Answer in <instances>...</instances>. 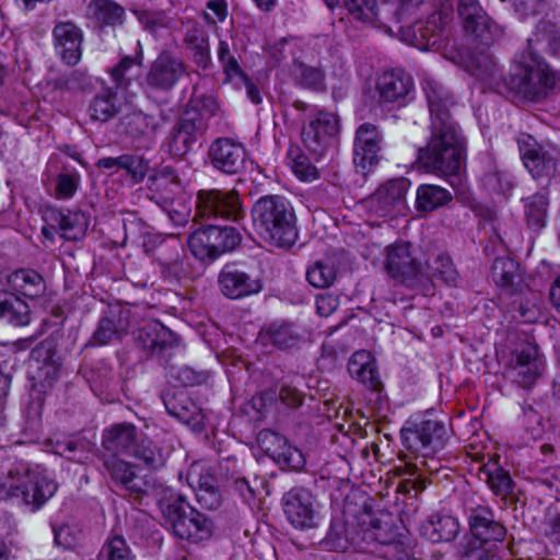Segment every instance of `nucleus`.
I'll list each match as a JSON object with an SVG mask.
<instances>
[{
	"label": "nucleus",
	"instance_id": "f257e3e1",
	"mask_svg": "<svg viewBox=\"0 0 560 560\" xmlns=\"http://www.w3.org/2000/svg\"><path fill=\"white\" fill-rule=\"evenodd\" d=\"M422 88L431 117V137L418 154L420 165L438 176L451 177V185L459 183L465 165L466 144L458 126L452 120L448 106L453 104L447 90L436 80L425 78Z\"/></svg>",
	"mask_w": 560,
	"mask_h": 560
},
{
	"label": "nucleus",
	"instance_id": "f03ea898",
	"mask_svg": "<svg viewBox=\"0 0 560 560\" xmlns=\"http://www.w3.org/2000/svg\"><path fill=\"white\" fill-rule=\"evenodd\" d=\"M400 434L406 448L416 453L415 459L406 463L408 477L400 482V488L405 492L422 491L427 487L424 474L438 470L439 463L433 456L445 446L447 429L442 421L422 419L402 428Z\"/></svg>",
	"mask_w": 560,
	"mask_h": 560
},
{
	"label": "nucleus",
	"instance_id": "7ed1b4c3",
	"mask_svg": "<svg viewBox=\"0 0 560 560\" xmlns=\"http://www.w3.org/2000/svg\"><path fill=\"white\" fill-rule=\"evenodd\" d=\"M253 224L268 244L289 247L298 237L296 218L290 201L279 195L260 197L252 209Z\"/></svg>",
	"mask_w": 560,
	"mask_h": 560
},
{
	"label": "nucleus",
	"instance_id": "20e7f679",
	"mask_svg": "<svg viewBox=\"0 0 560 560\" xmlns=\"http://www.w3.org/2000/svg\"><path fill=\"white\" fill-rule=\"evenodd\" d=\"M505 85L514 96L537 102L555 88L556 75L548 65L534 54H522L517 66L505 79Z\"/></svg>",
	"mask_w": 560,
	"mask_h": 560
},
{
	"label": "nucleus",
	"instance_id": "39448f33",
	"mask_svg": "<svg viewBox=\"0 0 560 560\" xmlns=\"http://www.w3.org/2000/svg\"><path fill=\"white\" fill-rule=\"evenodd\" d=\"M10 498L21 499L33 511L42 508L57 491V483L45 471L27 463H15L7 474Z\"/></svg>",
	"mask_w": 560,
	"mask_h": 560
},
{
	"label": "nucleus",
	"instance_id": "423d86ee",
	"mask_svg": "<svg viewBox=\"0 0 560 560\" xmlns=\"http://www.w3.org/2000/svg\"><path fill=\"white\" fill-rule=\"evenodd\" d=\"M161 510L177 538L198 542L211 536L212 523L195 510L184 497L172 495L161 503Z\"/></svg>",
	"mask_w": 560,
	"mask_h": 560
},
{
	"label": "nucleus",
	"instance_id": "0eeeda50",
	"mask_svg": "<svg viewBox=\"0 0 560 560\" xmlns=\"http://www.w3.org/2000/svg\"><path fill=\"white\" fill-rule=\"evenodd\" d=\"M241 238L235 228L210 224L192 232L188 238V246L195 257L201 260L214 259L225 252L233 250Z\"/></svg>",
	"mask_w": 560,
	"mask_h": 560
},
{
	"label": "nucleus",
	"instance_id": "6e6552de",
	"mask_svg": "<svg viewBox=\"0 0 560 560\" xmlns=\"http://www.w3.org/2000/svg\"><path fill=\"white\" fill-rule=\"evenodd\" d=\"M339 128V117L335 113L318 110L310 115L304 122L301 132L302 142L315 160H319L332 147Z\"/></svg>",
	"mask_w": 560,
	"mask_h": 560
},
{
	"label": "nucleus",
	"instance_id": "1a4fd4ad",
	"mask_svg": "<svg viewBox=\"0 0 560 560\" xmlns=\"http://www.w3.org/2000/svg\"><path fill=\"white\" fill-rule=\"evenodd\" d=\"M196 217L237 222L245 217V210L236 190L201 189L197 194Z\"/></svg>",
	"mask_w": 560,
	"mask_h": 560
},
{
	"label": "nucleus",
	"instance_id": "9d476101",
	"mask_svg": "<svg viewBox=\"0 0 560 560\" xmlns=\"http://www.w3.org/2000/svg\"><path fill=\"white\" fill-rule=\"evenodd\" d=\"M421 257L415 255L408 242H396L385 249L384 267L388 276L408 288L419 285Z\"/></svg>",
	"mask_w": 560,
	"mask_h": 560
},
{
	"label": "nucleus",
	"instance_id": "9b49d317",
	"mask_svg": "<svg viewBox=\"0 0 560 560\" xmlns=\"http://www.w3.org/2000/svg\"><path fill=\"white\" fill-rule=\"evenodd\" d=\"M544 363L538 348L529 341L518 343L510 353L506 364L508 377L521 387L529 388L540 376Z\"/></svg>",
	"mask_w": 560,
	"mask_h": 560
},
{
	"label": "nucleus",
	"instance_id": "f8f14e48",
	"mask_svg": "<svg viewBox=\"0 0 560 560\" xmlns=\"http://www.w3.org/2000/svg\"><path fill=\"white\" fill-rule=\"evenodd\" d=\"M410 188L407 178L399 177L387 180L365 200L369 212L378 218H390L405 209L406 195Z\"/></svg>",
	"mask_w": 560,
	"mask_h": 560
},
{
	"label": "nucleus",
	"instance_id": "ddd939ff",
	"mask_svg": "<svg viewBox=\"0 0 560 560\" xmlns=\"http://www.w3.org/2000/svg\"><path fill=\"white\" fill-rule=\"evenodd\" d=\"M206 130L207 122L202 115L196 110H186L166 139L168 153L175 158L186 155Z\"/></svg>",
	"mask_w": 560,
	"mask_h": 560
},
{
	"label": "nucleus",
	"instance_id": "4468645a",
	"mask_svg": "<svg viewBox=\"0 0 560 560\" xmlns=\"http://www.w3.org/2000/svg\"><path fill=\"white\" fill-rule=\"evenodd\" d=\"M520 154L524 166L534 178H551L557 168L558 152L537 143L529 135L517 139Z\"/></svg>",
	"mask_w": 560,
	"mask_h": 560
},
{
	"label": "nucleus",
	"instance_id": "2eb2a0df",
	"mask_svg": "<svg viewBox=\"0 0 560 560\" xmlns=\"http://www.w3.org/2000/svg\"><path fill=\"white\" fill-rule=\"evenodd\" d=\"M186 72L185 63L168 51H162L150 65L144 83L148 88L170 92Z\"/></svg>",
	"mask_w": 560,
	"mask_h": 560
},
{
	"label": "nucleus",
	"instance_id": "dca6fc26",
	"mask_svg": "<svg viewBox=\"0 0 560 560\" xmlns=\"http://www.w3.org/2000/svg\"><path fill=\"white\" fill-rule=\"evenodd\" d=\"M104 467L115 485L136 499L155 491L158 487L154 480L139 477L136 467L122 459L106 458Z\"/></svg>",
	"mask_w": 560,
	"mask_h": 560
},
{
	"label": "nucleus",
	"instance_id": "f3484780",
	"mask_svg": "<svg viewBox=\"0 0 560 560\" xmlns=\"http://www.w3.org/2000/svg\"><path fill=\"white\" fill-rule=\"evenodd\" d=\"M458 13L465 31L475 35L481 44L490 45L501 36V28L486 14L478 0H459Z\"/></svg>",
	"mask_w": 560,
	"mask_h": 560
},
{
	"label": "nucleus",
	"instance_id": "a211bd4d",
	"mask_svg": "<svg viewBox=\"0 0 560 560\" xmlns=\"http://www.w3.org/2000/svg\"><path fill=\"white\" fill-rule=\"evenodd\" d=\"M283 512L287 520L299 529L315 526V511L312 493L302 487H296L284 493L282 498Z\"/></svg>",
	"mask_w": 560,
	"mask_h": 560
},
{
	"label": "nucleus",
	"instance_id": "6ab92c4d",
	"mask_svg": "<svg viewBox=\"0 0 560 560\" xmlns=\"http://www.w3.org/2000/svg\"><path fill=\"white\" fill-rule=\"evenodd\" d=\"M212 166L225 174H237L244 168L246 161L245 148L231 138L215 139L209 148Z\"/></svg>",
	"mask_w": 560,
	"mask_h": 560
},
{
	"label": "nucleus",
	"instance_id": "aec40b11",
	"mask_svg": "<svg viewBox=\"0 0 560 560\" xmlns=\"http://www.w3.org/2000/svg\"><path fill=\"white\" fill-rule=\"evenodd\" d=\"M383 136L377 127L370 122L361 124L354 135L353 162L363 171L372 167L378 161V152Z\"/></svg>",
	"mask_w": 560,
	"mask_h": 560
},
{
	"label": "nucleus",
	"instance_id": "412c9836",
	"mask_svg": "<svg viewBox=\"0 0 560 560\" xmlns=\"http://www.w3.org/2000/svg\"><path fill=\"white\" fill-rule=\"evenodd\" d=\"M260 337L279 350L291 351L308 341V331L293 322H275L260 331Z\"/></svg>",
	"mask_w": 560,
	"mask_h": 560
},
{
	"label": "nucleus",
	"instance_id": "4be33fe9",
	"mask_svg": "<svg viewBox=\"0 0 560 560\" xmlns=\"http://www.w3.org/2000/svg\"><path fill=\"white\" fill-rule=\"evenodd\" d=\"M54 47L62 62L75 66L82 56V31L72 22H60L52 30Z\"/></svg>",
	"mask_w": 560,
	"mask_h": 560
},
{
	"label": "nucleus",
	"instance_id": "5701e85b",
	"mask_svg": "<svg viewBox=\"0 0 560 560\" xmlns=\"http://www.w3.org/2000/svg\"><path fill=\"white\" fill-rule=\"evenodd\" d=\"M137 339L152 357H168L179 343L177 335L159 322L150 323L141 328Z\"/></svg>",
	"mask_w": 560,
	"mask_h": 560
},
{
	"label": "nucleus",
	"instance_id": "b1692460",
	"mask_svg": "<svg viewBox=\"0 0 560 560\" xmlns=\"http://www.w3.org/2000/svg\"><path fill=\"white\" fill-rule=\"evenodd\" d=\"M444 33L441 14H432L429 20L416 22L407 27L404 37L410 45L428 50L441 46Z\"/></svg>",
	"mask_w": 560,
	"mask_h": 560
},
{
	"label": "nucleus",
	"instance_id": "393cba45",
	"mask_svg": "<svg viewBox=\"0 0 560 560\" xmlns=\"http://www.w3.org/2000/svg\"><path fill=\"white\" fill-rule=\"evenodd\" d=\"M419 284L424 280H440L446 285H457L458 272L451 257L442 252L424 253L421 259Z\"/></svg>",
	"mask_w": 560,
	"mask_h": 560
},
{
	"label": "nucleus",
	"instance_id": "a878e982",
	"mask_svg": "<svg viewBox=\"0 0 560 560\" xmlns=\"http://www.w3.org/2000/svg\"><path fill=\"white\" fill-rule=\"evenodd\" d=\"M154 260L165 279L179 280L188 272L185 262V248L174 234H170L166 244L160 246Z\"/></svg>",
	"mask_w": 560,
	"mask_h": 560
},
{
	"label": "nucleus",
	"instance_id": "bb28decb",
	"mask_svg": "<svg viewBox=\"0 0 560 560\" xmlns=\"http://www.w3.org/2000/svg\"><path fill=\"white\" fill-rule=\"evenodd\" d=\"M45 222H51L59 228V234L65 241L77 242L85 236L89 218L82 211L63 212L56 208H48L44 212Z\"/></svg>",
	"mask_w": 560,
	"mask_h": 560
},
{
	"label": "nucleus",
	"instance_id": "cd10ccee",
	"mask_svg": "<svg viewBox=\"0 0 560 560\" xmlns=\"http://www.w3.org/2000/svg\"><path fill=\"white\" fill-rule=\"evenodd\" d=\"M218 283L221 292L229 299H242L261 291L258 278H253L244 271L225 267L219 275Z\"/></svg>",
	"mask_w": 560,
	"mask_h": 560
},
{
	"label": "nucleus",
	"instance_id": "c85d7f7f",
	"mask_svg": "<svg viewBox=\"0 0 560 560\" xmlns=\"http://www.w3.org/2000/svg\"><path fill=\"white\" fill-rule=\"evenodd\" d=\"M265 451L282 468L299 470L305 465L303 453L290 445L287 439L275 432L262 434Z\"/></svg>",
	"mask_w": 560,
	"mask_h": 560
},
{
	"label": "nucleus",
	"instance_id": "c756f323",
	"mask_svg": "<svg viewBox=\"0 0 560 560\" xmlns=\"http://www.w3.org/2000/svg\"><path fill=\"white\" fill-rule=\"evenodd\" d=\"M470 532L481 542H502L506 536V528L495 521L492 510L488 506H477L469 515Z\"/></svg>",
	"mask_w": 560,
	"mask_h": 560
},
{
	"label": "nucleus",
	"instance_id": "7c9ffc66",
	"mask_svg": "<svg viewBox=\"0 0 560 560\" xmlns=\"http://www.w3.org/2000/svg\"><path fill=\"white\" fill-rule=\"evenodd\" d=\"M139 440L136 425L124 422L114 424L103 432L102 445L115 455H131Z\"/></svg>",
	"mask_w": 560,
	"mask_h": 560
},
{
	"label": "nucleus",
	"instance_id": "2f4dec72",
	"mask_svg": "<svg viewBox=\"0 0 560 560\" xmlns=\"http://www.w3.org/2000/svg\"><path fill=\"white\" fill-rule=\"evenodd\" d=\"M183 43L198 68L207 70L212 65L209 35L201 25L188 22Z\"/></svg>",
	"mask_w": 560,
	"mask_h": 560
},
{
	"label": "nucleus",
	"instance_id": "473e14b6",
	"mask_svg": "<svg viewBox=\"0 0 560 560\" xmlns=\"http://www.w3.org/2000/svg\"><path fill=\"white\" fill-rule=\"evenodd\" d=\"M31 366L34 369L32 378L43 388L50 387L60 374V363L50 348H45L44 345L33 351Z\"/></svg>",
	"mask_w": 560,
	"mask_h": 560
},
{
	"label": "nucleus",
	"instance_id": "72a5a7b5",
	"mask_svg": "<svg viewBox=\"0 0 560 560\" xmlns=\"http://www.w3.org/2000/svg\"><path fill=\"white\" fill-rule=\"evenodd\" d=\"M376 88L382 101L399 102L411 91L412 79L402 70L387 71L378 78Z\"/></svg>",
	"mask_w": 560,
	"mask_h": 560
},
{
	"label": "nucleus",
	"instance_id": "f704fd0d",
	"mask_svg": "<svg viewBox=\"0 0 560 560\" xmlns=\"http://www.w3.org/2000/svg\"><path fill=\"white\" fill-rule=\"evenodd\" d=\"M0 319L13 326H26L31 322L28 304L9 289L0 290Z\"/></svg>",
	"mask_w": 560,
	"mask_h": 560
},
{
	"label": "nucleus",
	"instance_id": "c9c22d12",
	"mask_svg": "<svg viewBox=\"0 0 560 560\" xmlns=\"http://www.w3.org/2000/svg\"><path fill=\"white\" fill-rule=\"evenodd\" d=\"M7 285L13 293L22 294L30 299L40 296L46 289L43 277L31 269H20L11 272L7 278Z\"/></svg>",
	"mask_w": 560,
	"mask_h": 560
},
{
	"label": "nucleus",
	"instance_id": "e433bc0d",
	"mask_svg": "<svg viewBox=\"0 0 560 560\" xmlns=\"http://www.w3.org/2000/svg\"><path fill=\"white\" fill-rule=\"evenodd\" d=\"M357 536L355 528L349 527L348 522L342 515H337L331 518L323 544L330 550L343 552L352 546L359 547Z\"/></svg>",
	"mask_w": 560,
	"mask_h": 560
},
{
	"label": "nucleus",
	"instance_id": "4c0bfd02",
	"mask_svg": "<svg viewBox=\"0 0 560 560\" xmlns=\"http://www.w3.org/2000/svg\"><path fill=\"white\" fill-rule=\"evenodd\" d=\"M217 58L224 74L225 82L234 81L235 78H244V70L240 65L241 52L232 36L219 37Z\"/></svg>",
	"mask_w": 560,
	"mask_h": 560
},
{
	"label": "nucleus",
	"instance_id": "58836bf2",
	"mask_svg": "<svg viewBox=\"0 0 560 560\" xmlns=\"http://www.w3.org/2000/svg\"><path fill=\"white\" fill-rule=\"evenodd\" d=\"M491 278L493 282L506 293L516 292L522 282L523 276L520 265L506 257L497 258L491 268Z\"/></svg>",
	"mask_w": 560,
	"mask_h": 560
},
{
	"label": "nucleus",
	"instance_id": "ea45409f",
	"mask_svg": "<svg viewBox=\"0 0 560 560\" xmlns=\"http://www.w3.org/2000/svg\"><path fill=\"white\" fill-rule=\"evenodd\" d=\"M128 329V319L122 312H112L109 316L100 319L89 343L91 346H105L115 339H120Z\"/></svg>",
	"mask_w": 560,
	"mask_h": 560
},
{
	"label": "nucleus",
	"instance_id": "a19ab883",
	"mask_svg": "<svg viewBox=\"0 0 560 560\" xmlns=\"http://www.w3.org/2000/svg\"><path fill=\"white\" fill-rule=\"evenodd\" d=\"M88 14L100 27L122 25L125 9L112 0H92Z\"/></svg>",
	"mask_w": 560,
	"mask_h": 560
},
{
	"label": "nucleus",
	"instance_id": "79ce46f5",
	"mask_svg": "<svg viewBox=\"0 0 560 560\" xmlns=\"http://www.w3.org/2000/svg\"><path fill=\"white\" fill-rule=\"evenodd\" d=\"M51 452L61 456H67L70 460L83 463L89 458V454L93 451V444L80 436H69L49 439Z\"/></svg>",
	"mask_w": 560,
	"mask_h": 560
},
{
	"label": "nucleus",
	"instance_id": "37998d69",
	"mask_svg": "<svg viewBox=\"0 0 560 560\" xmlns=\"http://www.w3.org/2000/svg\"><path fill=\"white\" fill-rule=\"evenodd\" d=\"M479 476L485 478L492 492L498 497L506 498L513 492L514 481L510 472L495 460H489L482 465L479 469Z\"/></svg>",
	"mask_w": 560,
	"mask_h": 560
},
{
	"label": "nucleus",
	"instance_id": "c03bdc74",
	"mask_svg": "<svg viewBox=\"0 0 560 560\" xmlns=\"http://www.w3.org/2000/svg\"><path fill=\"white\" fill-rule=\"evenodd\" d=\"M167 412L184 423L199 427L202 423V415L197 405L187 396H172L164 399Z\"/></svg>",
	"mask_w": 560,
	"mask_h": 560
},
{
	"label": "nucleus",
	"instance_id": "a18cd8bd",
	"mask_svg": "<svg viewBox=\"0 0 560 560\" xmlns=\"http://www.w3.org/2000/svg\"><path fill=\"white\" fill-rule=\"evenodd\" d=\"M189 477L191 478V485L195 487L198 503L207 510L218 509L221 504V493L214 477L209 474H200L197 480H195L192 474Z\"/></svg>",
	"mask_w": 560,
	"mask_h": 560
},
{
	"label": "nucleus",
	"instance_id": "49530a36",
	"mask_svg": "<svg viewBox=\"0 0 560 560\" xmlns=\"http://www.w3.org/2000/svg\"><path fill=\"white\" fill-rule=\"evenodd\" d=\"M452 200L451 192L438 185L422 184L417 189V208L420 211H433Z\"/></svg>",
	"mask_w": 560,
	"mask_h": 560
},
{
	"label": "nucleus",
	"instance_id": "de8ad7c7",
	"mask_svg": "<svg viewBox=\"0 0 560 560\" xmlns=\"http://www.w3.org/2000/svg\"><path fill=\"white\" fill-rule=\"evenodd\" d=\"M524 213L527 225L533 230H540L545 226L549 197L547 192H536L523 199Z\"/></svg>",
	"mask_w": 560,
	"mask_h": 560
},
{
	"label": "nucleus",
	"instance_id": "09e8293b",
	"mask_svg": "<svg viewBox=\"0 0 560 560\" xmlns=\"http://www.w3.org/2000/svg\"><path fill=\"white\" fill-rule=\"evenodd\" d=\"M91 117L102 122L108 121L119 113V104L116 93L112 89H105L94 96L90 104Z\"/></svg>",
	"mask_w": 560,
	"mask_h": 560
},
{
	"label": "nucleus",
	"instance_id": "8fccbe9b",
	"mask_svg": "<svg viewBox=\"0 0 560 560\" xmlns=\"http://www.w3.org/2000/svg\"><path fill=\"white\" fill-rule=\"evenodd\" d=\"M361 539L368 545H376V551L398 541L392 525L382 524L378 520L371 521L368 527L361 529Z\"/></svg>",
	"mask_w": 560,
	"mask_h": 560
},
{
	"label": "nucleus",
	"instance_id": "3c124183",
	"mask_svg": "<svg viewBox=\"0 0 560 560\" xmlns=\"http://www.w3.org/2000/svg\"><path fill=\"white\" fill-rule=\"evenodd\" d=\"M159 127L158 120L142 112L132 113L125 119L126 132L133 138L152 137Z\"/></svg>",
	"mask_w": 560,
	"mask_h": 560
},
{
	"label": "nucleus",
	"instance_id": "603ef678",
	"mask_svg": "<svg viewBox=\"0 0 560 560\" xmlns=\"http://www.w3.org/2000/svg\"><path fill=\"white\" fill-rule=\"evenodd\" d=\"M131 456L150 469H159L165 465V455L151 440L141 438Z\"/></svg>",
	"mask_w": 560,
	"mask_h": 560
},
{
	"label": "nucleus",
	"instance_id": "864d4df0",
	"mask_svg": "<svg viewBox=\"0 0 560 560\" xmlns=\"http://www.w3.org/2000/svg\"><path fill=\"white\" fill-rule=\"evenodd\" d=\"M288 159L296 177L304 182H312L318 178L317 168L310 162V159L296 145L288 150Z\"/></svg>",
	"mask_w": 560,
	"mask_h": 560
},
{
	"label": "nucleus",
	"instance_id": "5fc2aeb1",
	"mask_svg": "<svg viewBox=\"0 0 560 560\" xmlns=\"http://www.w3.org/2000/svg\"><path fill=\"white\" fill-rule=\"evenodd\" d=\"M430 539L433 542L450 541L459 530L458 521L451 515H436L430 522Z\"/></svg>",
	"mask_w": 560,
	"mask_h": 560
},
{
	"label": "nucleus",
	"instance_id": "6e6d98bb",
	"mask_svg": "<svg viewBox=\"0 0 560 560\" xmlns=\"http://www.w3.org/2000/svg\"><path fill=\"white\" fill-rule=\"evenodd\" d=\"M149 180L150 189L158 192L174 194L182 186L178 174L171 166L161 167Z\"/></svg>",
	"mask_w": 560,
	"mask_h": 560
},
{
	"label": "nucleus",
	"instance_id": "4d7b16f0",
	"mask_svg": "<svg viewBox=\"0 0 560 560\" xmlns=\"http://www.w3.org/2000/svg\"><path fill=\"white\" fill-rule=\"evenodd\" d=\"M306 279L315 288H328L336 279V270L328 262L316 261L307 269Z\"/></svg>",
	"mask_w": 560,
	"mask_h": 560
},
{
	"label": "nucleus",
	"instance_id": "13d9d810",
	"mask_svg": "<svg viewBox=\"0 0 560 560\" xmlns=\"http://www.w3.org/2000/svg\"><path fill=\"white\" fill-rule=\"evenodd\" d=\"M150 168L149 161L141 155L122 154L121 171L133 183H141Z\"/></svg>",
	"mask_w": 560,
	"mask_h": 560
},
{
	"label": "nucleus",
	"instance_id": "bf43d9fd",
	"mask_svg": "<svg viewBox=\"0 0 560 560\" xmlns=\"http://www.w3.org/2000/svg\"><path fill=\"white\" fill-rule=\"evenodd\" d=\"M343 5L358 21L372 22L378 15L375 0H343Z\"/></svg>",
	"mask_w": 560,
	"mask_h": 560
},
{
	"label": "nucleus",
	"instance_id": "052dcab7",
	"mask_svg": "<svg viewBox=\"0 0 560 560\" xmlns=\"http://www.w3.org/2000/svg\"><path fill=\"white\" fill-rule=\"evenodd\" d=\"M100 557L103 560H131L130 549L122 537H114L102 548Z\"/></svg>",
	"mask_w": 560,
	"mask_h": 560
},
{
	"label": "nucleus",
	"instance_id": "680f3d73",
	"mask_svg": "<svg viewBox=\"0 0 560 560\" xmlns=\"http://www.w3.org/2000/svg\"><path fill=\"white\" fill-rule=\"evenodd\" d=\"M424 0H397L396 4H385L381 12L393 14V19L400 23L405 21Z\"/></svg>",
	"mask_w": 560,
	"mask_h": 560
},
{
	"label": "nucleus",
	"instance_id": "e2e57ef3",
	"mask_svg": "<svg viewBox=\"0 0 560 560\" xmlns=\"http://www.w3.org/2000/svg\"><path fill=\"white\" fill-rule=\"evenodd\" d=\"M296 70L302 85L314 90L323 86L325 75L320 68L301 62L296 66Z\"/></svg>",
	"mask_w": 560,
	"mask_h": 560
},
{
	"label": "nucleus",
	"instance_id": "0e129e2a",
	"mask_svg": "<svg viewBox=\"0 0 560 560\" xmlns=\"http://www.w3.org/2000/svg\"><path fill=\"white\" fill-rule=\"evenodd\" d=\"M80 177L78 174L62 173L56 180L55 197L57 199H70L78 190Z\"/></svg>",
	"mask_w": 560,
	"mask_h": 560
},
{
	"label": "nucleus",
	"instance_id": "69168bd1",
	"mask_svg": "<svg viewBox=\"0 0 560 560\" xmlns=\"http://www.w3.org/2000/svg\"><path fill=\"white\" fill-rule=\"evenodd\" d=\"M194 105L189 110H196L199 112L202 117L205 118V115L208 117H223V112L221 109V106L213 95H199L196 96L192 101Z\"/></svg>",
	"mask_w": 560,
	"mask_h": 560
},
{
	"label": "nucleus",
	"instance_id": "338daca9",
	"mask_svg": "<svg viewBox=\"0 0 560 560\" xmlns=\"http://www.w3.org/2000/svg\"><path fill=\"white\" fill-rule=\"evenodd\" d=\"M485 186L491 191L506 194L513 187L510 176L504 172H490L483 178Z\"/></svg>",
	"mask_w": 560,
	"mask_h": 560
},
{
	"label": "nucleus",
	"instance_id": "774afa93",
	"mask_svg": "<svg viewBox=\"0 0 560 560\" xmlns=\"http://www.w3.org/2000/svg\"><path fill=\"white\" fill-rule=\"evenodd\" d=\"M378 555L387 560H416L412 548L400 540L382 548Z\"/></svg>",
	"mask_w": 560,
	"mask_h": 560
}]
</instances>
